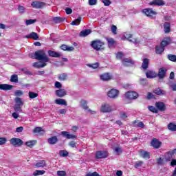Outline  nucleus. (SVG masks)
Wrapping results in <instances>:
<instances>
[{"instance_id": "1", "label": "nucleus", "mask_w": 176, "mask_h": 176, "mask_svg": "<svg viewBox=\"0 0 176 176\" xmlns=\"http://www.w3.org/2000/svg\"><path fill=\"white\" fill-rule=\"evenodd\" d=\"M170 43H171V38L170 37L164 38L160 45L155 47V53L157 54H162L164 52V47L170 45Z\"/></svg>"}, {"instance_id": "63", "label": "nucleus", "mask_w": 176, "mask_h": 176, "mask_svg": "<svg viewBox=\"0 0 176 176\" xmlns=\"http://www.w3.org/2000/svg\"><path fill=\"white\" fill-rule=\"evenodd\" d=\"M53 21H54V23H56V24L58 23H61V21H62L61 18H60V17H54L53 19Z\"/></svg>"}, {"instance_id": "49", "label": "nucleus", "mask_w": 176, "mask_h": 176, "mask_svg": "<svg viewBox=\"0 0 176 176\" xmlns=\"http://www.w3.org/2000/svg\"><path fill=\"white\" fill-rule=\"evenodd\" d=\"M36 23V19H28L25 21L26 25H31V24H34Z\"/></svg>"}, {"instance_id": "47", "label": "nucleus", "mask_w": 176, "mask_h": 176, "mask_svg": "<svg viewBox=\"0 0 176 176\" xmlns=\"http://www.w3.org/2000/svg\"><path fill=\"white\" fill-rule=\"evenodd\" d=\"M43 174H45V170H36L33 173V175H34V176L43 175Z\"/></svg>"}, {"instance_id": "52", "label": "nucleus", "mask_w": 176, "mask_h": 176, "mask_svg": "<svg viewBox=\"0 0 176 176\" xmlns=\"http://www.w3.org/2000/svg\"><path fill=\"white\" fill-rule=\"evenodd\" d=\"M29 97L30 98H36V97H38V94L32 92V91H30L29 92Z\"/></svg>"}, {"instance_id": "32", "label": "nucleus", "mask_w": 176, "mask_h": 176, "mask_svg": "<svg viewBox=\"0 0 176 176\" xmlns=\"http://www.w3.org/2000/svg\"><path fill=\"white\" fill-rule=\"evenodd\" d=\"M106 41H107L109 48L113 47V45H115V39L113 38H106Z\"/></svg>"}, {"instance_id": "59", "label": "nucleus", "mask_w": 176, "mask_h": 176, "mask_svg": "<svg viewBox=\"0 0 176 176\" xmlns=\"http://www.w3.org/2000/svg\"><path fill=\"white\" fill-rule=\"evenodd\" d=\"M111 32H112V33L114 34V35H116L117 34H118V32H116L117 31V30H118V28L116 27V25H113L112 26H111Z\"/></svg>"}, {"instance_id": "27", "label": "nucleus", "mask_w": 176, "mask_h": 176, "mask_svg": "<svg viewBox=\"0 0 176 176\" xmlns=\"http://www.w3.org/2000/svg\"><path fill=\"white\" fill-rule=\"evenodd\" d=\"M122 64L123 65H125L126 67L129 65H131L132 64H134V60H132L131 59L125 58L122 60Z\"/></svg>"}, {"instance_id": "62", "label": "nucleus", "mask_w": 176, "mask_h": 176, "mask_svg": "<svg viewBox=\"0 0 176 176\" xmlns=\"http://www.w3.org/2000/svg\"><path fill=\"white\" fill-rule=\"evenodd\" d=\"M102 3H104V6H109L111 5L110 0H102Z\"/></svg>"}, {"instance_id": "24", "label": "nucleus", "mask_w": 176, "mask_h": 176, "mask_svg": "<svg viewBox=\"0 0 176 176\" xmlns=\"http://www.w3.org/2000/svg\"><path fill=\"white\" fill-rule=\"evenodd\" d=\"M25 38L27 39H34V41H38V38H39L38 36V34L36 32H32L29 35L25 36Z\"/></svg>"}, {"instance_id": "15", "label": "nucleus", "mask_w": 176, "mask_h": 176, "mask_svg": "<svg viewBox=\"0 0 176 176\" xmlns=\"http://www.w3.org/2000/svg\"><path fill=\"white\" fill-rule=\"evenodd\" d=\"M155 107L158 111L163 112L166 111V105L163 103V102H157L155 103Z\"/></svg>"}, {"instance_id": "4", "label": "nucleus", "mask_w": 176, "mask_h": 176, "mask_svg": "<svg viewBox=\"0 0 176 176\" xmlns=\"http://www.w3.org/2000/svg\"><path fill=\"white\" fill-rule=\"evenodd\" d=\"M10 142L11 145H13V146H21L24 142L21 139L17 138H12L10 140Z\"/></svg>"}, {"instance_id": "13", "label": "nucleus", "mask_w": 176, "mask_h": 176, "mask_svg": "<svg viewBox=\"0 0 176 176\" xmlns=\"http://www.w3.org/2000/svg\"><path fill=\"white\" fill-rule=\"evenodd\" d=\"M55 94L57 96V97L63 98V97H65V96H67V91L60 88L55 91Z\"/></svg>"}, {"instance_id": "16", "label": "nucleus", "mask_w": 176, "mask_h": 176, "mask_svg": "<svg viewBox=\"0 0 176 176\" xmlns=\"http://www.w3.org/2000/svg\"><path fill=\"white\" fill-rule=\"evenodd\" d=\"M61 134L63 137H65L66 138H67V140H74L76 138V135L69 134V133L67 131H62Z\"/></svg>"}, {"instance_id": "31", "label": "nucleus", "mask_w": 176, "mask_h": 176, "mask_svg": "<svg viewBox=\"0 0 176 176\" xmlns=\"http://www.w3.org/2000/svg\"><path fill=\"white\" fill-rule=\"evenodd\" d=\"M55 104L58 105H65L67 106V101L64 99L58 98L55 100Z\"/></svg>"}, {"instance_id": "45", "label": "nucleus", "mask_w": 176, "mask_h": 176, "mask_svg": "<svg viewBox=\"0 0 176 176\" xmlns=\"http://www.w3.org/2000/svg\"><path fill=\"white\" fill-rule=\"evenodd\" d=\"M10 80L14 83H17V82H19V77L17 75L14 74L11 76Z\"/></svg>"}, {"instance_id": "14", "label": "nucleus", "mask_w": 176, "mask_h": 176, "mask_svg": "<svg viewBox=\"0 0 176 176\" xmlns=\"http://www.w3.org/2000/svg\"><path fill=\"white\" fill-rule=\"evenodd\" d=\"M140 157L143 159H151V153L144 150L139 151Z\"/></svg>"}, {"instance_id": "30", "label": "nucleus", "mask_w": 176, "mask_h": 176, "mask_svg": "<svg viewBox=\"0 0 176 176\" xmlns=\"http://www.w3.org/2000/svg\"><path fill=\"white\" fill-rule=\"evenodd\" d=\"M57 141H58V139L56 136H52L48 139V142L50 145H54V144L57 143Z\"/></svg>"}, {"instance_id": "20", "label": "nucleus", "mask_w": 176, "mask_h": 176, "mask_svg": "<svg viewBox=\"0 0 176 176\" xmlns=\"http://www.w3.org/2000/svg\"><path fill=\"white\" fill-rule=\"evenodd\" d=\"M13 89V86L8 84H0V90H12Z\"/></svg>"}, {"instance_id": "61", "label": "nucleus", "mask_w": 176, "mask_h": 176, "mask_svg": "<svg viewBox=\"0 0 176 176\" xmlns=\"http://www.w3.org/2000/svg\"><path fill=\"white\" fill-rule=\"evenodd\" d=\"M140 83L142 86H145V85H146V78H140Z\"/></svg>"}, {"instance_id": "51", "label": "nucleus", "mask_w": 176, "mask_h": 176, "mask_svg": "<svg viewBox=\"0 0 176 176\" xmlns=\"http://www.w3.org/2000/svg\"><path fill=\"white\" fill-rule=\"evenodd\" d=\"M23 94H24V92L21 90H16L14 92V96L16 97H21V96H23Z\"/></svg>"}, {"instance_id": "10", "label": "nucleus", "mask_w": 176, "mask_h": 176, "mask_svg": "<svg viewBox=\"0 0 176 176\" xmlns=\"http://www.w3.org/2000/svg\"><path fill=\"white\" fill-rule=\"evenodd\" d=\"M96 156L97 159H106L108 157V152L105 151H97Z\"/></svg>"}, {"instance_id": "25", "label": "nucleus", "mask_w": 176, "mask_h": 176, "mask_svg": "<svg viewBox=\"0 0 176 176\" xmlns=\"http://www.w3.org/2000/svg\"><path fill=\"white\" fill-rule=\"evenodd\" d=\"M150 5H155L157 6H163L164 5V1L163 0H154L149 3Z\"/></svg>"}, {"instance_id": "11", "label": "nucleus", "mask_w": 176, "mask_h": 176, "mask_svg": "<svg viewBox=\"0 0 176 176\" xmlns=\"http://www.w3.org/2000/svg\"><path fill=\"white\" fill-rule=\"evenodd\" d=\"M107 96L110 98H116V97L119 96V91L116 89H112L108 92Z\"/></svg>"}, {"instance_id": "19", "label": "nucleus", "mask_w": 176, "mask_h": 176, "mask_svg": "<svg viewBox=\"0 0 176 176\" xmlns=\"http://www.w3.org/2000/svg\"><path fill=\"white\" fill-rule=\"evenodd\" d=\"M167 72V70L164 68H161L159 69L157 76L159 79H163L166 76V73Z\"/></svg>"}, {"instance_id": "56", "label": "nucleus", "mask_w": 176, "mask_h": 176, "mask_svg": "<svg viewBox=\"0 0 176 176\" xmlns=\"http://www.w3.org/2000/svg\"><path fill=\"white\" fill-rule=\"evenodd\" d=\"M168 60H170V61H173L174 63H175V61H176V56L175 55L169 54V55H168Z\"/></svg>"}, {"instance_id": "23", "label": "nucleus", "mask_w": 176, "mask_h": 176, "mask_svg": "<svg viewBox=\"0 0 176 176\" xmlns=\"http://www.w3.org/2000/svg\"><path fill=\"white\" fill-rule=\"evenodd\" d=\"M146 76L148 79H153V78H156V76H157V74L153 71H148L146 73Z\"/></svg>"}, {"instance_id": "5", "label": "nucleus", "mask_w": 176, "mask_h": 176, "mask_svg": "<svg viewBox=\"0 0 176 176\" xmlns=\"http://www.w3.org/2000/svg\"><path fill=\"white\" fill-rule=\"evenodd\" d=\"M124 38L126 39H128L129 42H132V43H134V45H140V43H141V40H140V38H133V35L130 34H124Z\"/></svg>"}, {"instance_id": "8", "label": "nucleus", "mask_w": 176, "mask_h": 176, "mask_svg": "<svg viewBox=\"0 0 176 176\" xmlns=\"http://www.w3.org/2000/svg\"><path fill=\"white\" fill-rule=\"evenodd\" d=\"M125 97L129 100H135L138 98V94L135 91H130L125 94Z\"/></svg>"}, {"instance_id": "29", "label": "nucleus", "mask_w": 176, "mask_h": 176, "mask_svg": "<svg viewBox=\"0 0 176 176\" xmlns=\"http://www.w3.org/2000/svg\"><path fill=\"white\" fill-rule=\"evenodd\" d=\"M48 56H50V57L58 58L61 55L58 52H56L54 51L49 50L48 51Z\"/></svg>"}, {"instance_id": "38", "label": "nucleus", "mask_w": 176, "mask_h": 176, "mask_svg": "<svg viewBox=\"0 0 176 176\" xmlns=\"http://www.w3.org/2000/svg\"><path fill=\"white\" fill-rule=\"evenodd\" d=\"M58 78L59 80L64 81V80H67L68 76L67 75V74L63 73V74H59Z\"/></svg>"}, {"instance_id": "44", "label": "nucleus", "mask_w": 176, "mask_h": 176, "mask_svg": "<svg viewBox=\"0 0 176 176\" xmlns=\"http://www.w3.org/2000/svg\"><path fill=\"white\" fill-rule=\"evenodd\" d=\"M155 94H157V96H160V94H166V91H162L160 88H157L154 90Z\"/></svg>"}, {"instance_id": "60", "label": "nucleus", "mask_w": 176, "mask_h": 176, "mask_svg": "<svg viewBox=\"0 0 176 176\" xmlns=\"http://www.w3.org/2000/svg\"><path fill=\"white\" fill-rule=\"evenodd\" d=\"M114 151L117 155H120V153H122V148H120V147H116L114 148Z\"/></svg>"}, {"instance_id": "33", "label": "nucleus", "mask_w": 176, "mask_h": 176, "mask_svg": "<svg viewBox=\"0 0 176 176\" xmlns=\"http://www.w3.org/2000/svg\"><path fill=\"white\" fill-rule=\"evenodd\" d=\"M60 49H62V50H66L67 52H73L74 48V47H69L67 45H62Z\"/></svg>"}, {"instance_id": "46", "label": "nucleus", "mask_w": 176, "mask_h": 176, "mask_svg": "<svg viewBox=\"0 0 176 176\" xmlns=\"http://www.w3.org/2000/svg\"><path fill=\"white\" fill-rule=\"evenodd\" d=\"M148 109L151 112H153V113H157V112H159V110H157V109H156V107H155L154 106H148Z\"/></svg>"}, {"instance_id": "48", "label": "nucleus", "mask_w": 176, "mask_h": 176, "mask_svg": "<svg viewBox=\"0 0 176 176\" xmlns=\"http://www.w3.org/2000/svg\"><path fill=\"white\" fill-rule=\"evenodd\" d=\"M99 65H100V64L98 63L87 65V66L89 67V68H93L94 69H97V68H98Z\"/></svg>"}, {"instance_id": "54", "label": "nucleus", "mask_w": 176, "mask_h": 176, "mask_svg": "<svg viewBox=\"0 0 176 176\" xmlns=\"http://www.w3.org/2000/svg\"><path fill=\"white\" fill-rule=\"evenodd\" d=\"M123 57H124V54H123V52H118L116 54V58H118V60H122Z\"/></svg>"}, {"instance_id": "6", "label": "nucleus", "mask_w": 176, "mask_h": 176, "mask_svg": "<svg viewBox=\"0 0 176 176\" xmlns=\"http://www.w3.org/2000/svg\"><path fill=\"white\" fill-rule=\"evenodd\" d=\"M112 107L107 103L102 104L100 107V112H103L104 113H108L109 112H112Z\"/></svg>"}, {"instance_id": "36", "label": "nucleus", "mask_w": 176, "mask_h": 176, "mask_svg": "<svg viewBox=\"0 0 176 176\" xmlns=\"http://www.w3.org/2000/svg\"><path fill=\"white\" fill-rule=\"evenodd\" d=\"M120 119H122V120H126V119L129 118V115L124 111H121L120 112Z\"/></svg>"}, {"instance_id": "34", "label": "nucleus", "mask_w": 176, "mask_h": 176, "mask_svg": "<svg viewBox=\"0 0 176 176\" xmlns=\"http://www.w3.org/2000/svg\"><path fill=\"white\" fill-rule=\"evenodd\" d=\"M14 101L16 102V105L19 107H23V105H24V102L21 100V98L16 97L15 98Z\"/></svg>"}, {"instance_id": "21", "label": "nucleus", "mask_w": 176, "mask_h": 176, "mask_svg": "<svg viewBox=\"0 0 176 176\" xmlns=\"http://www.w3.org/2000/svg\"><path fill=\"white\" fill-rule=\"evenodd\" d=\"M132 125L133 126V127H140V129H144V127L145 126L144 122L137 120L133 121Z\"/></svg>"}, {"instance_id": "22", "label": "nucleus", "mask_w": 176, "mask_h": 176, "mask_svg": "<svg viewBox=\"0 0 176 176\" xmlns=\"http://www.w3.org/2000/svg\"><path fill=\"white\" fill-rule=\"evenodd\" d=\"M90 34H91V30L90 29L84 30L80 32L79 36L85 38L87 36V35H90Z\"/></svg>"}, {"instance_id": "9", "label": "nucleus", "mask_w": 176, "mask_h": 176, "mask_svg": "<svg viewBox=\"0 0 176 176\" xmlns=\"http://www.w3.org/2000/svg\"><path fill=\"white\" fill-rule=\"evenodd\" d=\"M142 13L146 14L147 17H153L156 14V12L153 11L152 8H145L142 10Z\"/></svg>"}, {"instance_id": "12", "label": "nucleus", "mask_w": 176, "mask_h": 176, "mask_svg": "<svg viewBox=\"0 0 176 176\" xmlns=\"http://www.w3.org/2000/svg\"><path fill=\"white\" fill-rule=\"evenodd\" d=\"M151 146L154 147L155 149H159L160 146H162V142L159 141V140L154 138L151 142Z\"/></svg>"}, {"instance_id": "7", "label": "nucleus", "mask_w": 176, "mask_h": 176, "mask_svg": "<svg viewBox=\"0 0 176 176\" xmlns=\"http://www.w3.org/2000/svg\"><path fill=\"white\" fill-rule=\"evenodd\" d=\"M46 3L45 2L35 1L32 2L31 6H32L34 9H42L45 6Z\"/></svg>"}, {"instance_id": "58", "label": "nucleus", "mask_w": 176, "mask_h": 176, "mask_svg": "<svg viewBox=\"0 0 176 176\" xmlns=\"http://www.w3.org/2000/svg\"><path fill=\"white\" fill-rule=\"evenodd\" d=\"M8 142V139L6 138H0V145H5Z\"/></svg>"}, {"instance_id": "28", "label": "nucleus", "mask_w": 176, "mask_h": 176, "mask_svg": "<svg viewBox=\"0 0 176 176\" xmlns=\"http://www.w3.org/2000/svg\"><path fill=\"white\" fill-rule=\"evenodd\" d=\"M171 27V25L168 22H166L164 23V31L165 34H168L170 32V28Z\"/></svg>"}, {"instance_id": "39", "label": "nucleus", "mask_w": 176, "mask_h": 176, "mask_svg": "<svg viewBox=\"0 0 176 176\" xmlns=\"http://www.w3.org/2000/svg\"><path fill=\"white\" fill-rule=\"evenodd\" d=\"M82 21V17L79 16L77 19L72 22V25H79Z\"/></svg>"}, {"instance_id": "2", "label": "nucleus", "mask_w": 176, "mask_h": 176, "mask_svg": "<svg viewBox=\"0 0 176 176\" xmlns=\"http://www.w3.org/2000/svg\"><path fill=\"white\" fill-rule=\"evenodd\" d=\"M34 58L38 61H43L45 63H49V57L43 50H38L34 53Z\"/></svg>"}, {"instance_id": "17", "label": "nucleus", "mask_w": 176, "mask_h": 176, "mask_svg": "<svg viewBox=\"0 0 176 176\" xmlns=\"http://www.w3.org/2000/svg\"><path fill=\"white\" fill-rule=\"evenodd\" d=\"M47 64L45 62H35L33 63V67L34 68H45Z\"/></svg>"}, {"instance_id": "53", "label": "nucleus", "mask_w": 176, "mask_h": 176, "mask_svg": "<svg viewBox=\"0 0 176 176\" xmlns=\"http://www.w3.org/2000/svg\"><path fill=\"white\" fill-rule=\"evenodd\" d=\"M18 10L19 13H21V14L25 13V8L23 6H19Z\"/></svg>"}, {"instance_id": "64", "label": "nucleus", "mask_w": 176, "mask_h": 176, "mask_svg": "<svg viewBox=\"0 0 176 176\" xmlns=\"http://www.w3.org/2000/svg\"><path fill=\"white\" fill-rule=\"evenodd\" d=\"M86 176H100L97 172L89 173L86 175Z\"/></svg>"}, {"instance_id": "43", "label": "nucleus", "mask_w": 176, "mask_h": 176, "mask_svg": "<svg viewBox=\"0 0 176 176\" xmlns=\"http://www.w3.org/2000/svg\"><path fill=\"white\" fill-rule=\"evenodd\" d=\"M35 144H36V141L35 140H30L25 142V145H27V146H29L30 148H32V146H34Z\"/></svg>"}, {"instance_id": "55", "label": "nucleus", "mask_w": 176, "mask_h": 176, "mask_svg": "<svg viewBox=\"0 0 176 176\" xmlns=\"http://www.w3.org/2000/svg\"><path fill=\"white\" fill-rule=\"evenodd\" d=\"M56 174L58 176H66L67 172L65 170H58Z\"/></svg>"}, {"instance_id": "41", "label": "nucleus", "mask_w": 176, "mask_h": 176, "mask_svg": "<svg viewBox=\"0 0 176 176\" xmlns=\"http://www.w3.org/2000/svg\"><path fill=\"white\" fill-rule=\"evenodd\" d=\"M80 105L83 108V109L87 110L89 107H87V102L85 100H81Z\"/></svg>"}, {"instance_id": "26", "label": "nucleus", "mask_w": 176, "mask_h": 176, "mask_svg": "<svg viewBox=\"0 0 176 176\" xmlns=\"http://www.w3.org/2000/svg\"><path fill=\"white\" fill-rule=\"evenodd\" d=\"M148 65H149V59L146 58H144L142 64V68L143 69H147Z\"/></svg>"}, {"instance_id": "35", "label": "nucleus", "mask_w": 176, "mask_h": 176, "mask_svg": "<svg viewBox=\"0 0 176 176\" xmlns=\"http://www.w3.org/2000/svg\"><path fill=\"white\" fill-rule=\"evenodd\" d=\"M168 129L170 131H176V124L173 122H170L168 125Z\"/></svg>"}, {"instance_id": "40", "label": "nucleus", "mask_w": 176, "mask_h": 176, "mask_svg": "<svg viewBox=\"0 0 176 176\" xmlns=\"http://www.w3.org/2000/svg\"><path fill=\"white\" fill-rule=\"evenodd\" d=\"M68 155H69L68 151L65 150H61L59 151V155L61 156L62 157H67Z\"/></svg>"}, {"instance_id": "42", "label": "nucleus", "mask_w": 176, "mask_h": 176, "mask_svg": "<svg viewBox=\"0 0 176 176\" xmlns=\"http://www.w3.org/2000/svg\"><path fill=\"white\" fill-rule=\"evenodd\" d=\"M144 166L143 161H138L135 163L134 167L135 168H140V167H142Z\"/></svg>"}, {"instance_id": "18", "label": "nucleus", "mask_w": 176, "mask_h": 176, "mask_svg": "<svg viewBox=\"0 0 176 176\" xmlns=\"http://www.w3.org/2000/svg\"><path fill=\"white\" fill-rule=\"evenodd\" d=\"M100 79L104 81L111 80V79H112V76L109 73H104L100 75Z\"/></svg>"}, {"instance_id": "57", "label": "nucleus", "mask_w": 176, "mask_h": 176, "mask_svg": "<svg viewBox=\"0 0 176 176\" xmlns=\"http://www.w3.org/2000/svg\"><path fill=\"white\" fill-rule=\"evenodd\" d=\"M54 86L56 87V89H61L63 87V84H61V82L56 81L55 82Z\"/></svg>"}, {"instance_id": "3", "label": "nucleus", "mask_w": 176, "mask_h": 176, "mask_svg": "<svg viewBox=\"0 0 176 176\" xmlns=\"http://www.w3.org/2000/svg\"><path fill=\"white\" fill-rule=\"evenodd\" d=\"M104 45H105L104 42L100 40L93 41L91 43V47H93V49H94V50H96L97 52L102 50Z\"/></svg>"}, {"instance_id": "50", "label": "nucleus", "mask_w": 176, "mask_h": 176, "mask_svg": "<svg viewBox=\"0 0 176 176\" xmlns=\"http://www.w3.org/2000/svg\"><path fill=\"white\" fill-rule=\"evenodd\" d=\"M42 131H43H43L42 130V127H36V128H34V129L33 130V133H34V134H38V133H42Z\"/></svg>"}, {"instance_id": "37", "label": "nucleus", "mask_w": 176, "mask_h": 176, "mask_svg": "<svg viewBox=\"0 0 176 176\" xmlns=\"http://www.w3.org/2000/svg\"><path fill=\"white\" fill-rule=\"evenodd\" d=\"M36 167L40 168V167H45V166H46V161L45 160H41L39 161L38 162H37L35 164Z\"/></svg>"}]
</instances>
